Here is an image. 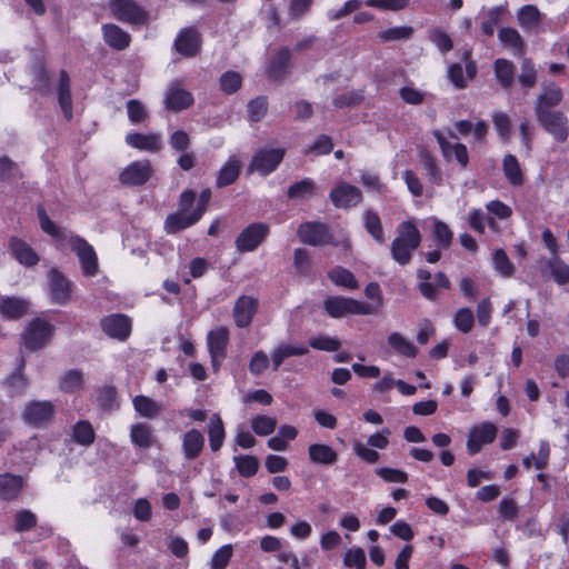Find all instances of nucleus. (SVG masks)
<instances>
[{"label":"nucleus","mask_w":569,"mask_h":569,"mask_svg":"<svg viewBox=\"0 0 569 569\" xmlns=\"http://www.w3.org/2000/svg\"><path fill=\"white\" fill-rule=\"evenodd\" d=\"M522 87L532 88L536 84L537 71L533 63L529 59H523L521 63V72L518 77Z\"/></svg>","instance_id":"58"},{"label":"nucleus","mask_w":569,"mask_h":569,"mask_svg":"<svg viewBox=\"0 0 569 569\" xmlns=\"http://www.w3.org/2000/svg\"><path fill=\"white\" fill-rule=\"evenodd\" d=\"M209 443L212 451H218L222 447L226 432L223 422L219 415H212L209 421Z\"/></svg>","instance_id":"39"},{"label":"nucleus","mask_w":569,"mask_h":569,"mask_svg":"<svg viewBox=\"0 0 569 569\" xmlns=\"http://www.w3.org/2000/svg\"><path fill=\"white\" fill-rule=\"evenodd\" d=\"M240 168L241 166L238 158L231 156L219 171L217 187L222 188L233 183L239 177Z\"/></svg>","instance_id":"34"},{"label":"nucleus","mask_w":569,"mask_h":569,"mask_svg":"<svg viewBox=\"0 0 569 569\" xmlns=\"http://www.w3.org/2000/svg\"><path fill=\"white\" fill-rule=\"evenodd\" d=\"M23 488V478L20 476L3 473L0 475V499L13 500Z\"/></svg>","instance_id":"28"},{"label":"nucleus","mask_w":569,"mask_h":569,"mask_svg":"<svg viewBox=\"0 0 569 569\" xmlns=\"http://www.w3.org/2000/svg\"><path fill=\"white\" fill-rule=\"evenodd\" d=\"M421 233L413 220L402 221L396 230V237L390 244L392 259L401 264H408L412 259L413 251L421 243Z\"/></svg>","instance_id":"1"},{"label":"nucleus","mask_w":569,"mask_h":569,"mask_svg":"<svg viewBox=\"0 0 569 569\" xmlns=\"http://www.w3.org/2000/svg\"><path fill=\"white\" fill-rule=\"evenodd\" d=\"M49 287L51 298L56 303L64 305L70 298V282L58 270L51 269L49 272Z\"/></svg>","instance_id":"22"},{"label":"nucleus","mask_w":569,"mask_h":569,"mask_svg":"<svg viewBox=\"0 0 569 569\" xmlns=\"http://www.w3.org/2000/svg\"><path fill=\"white\" fill-rule=\"evenodd\" d=\"M497 435V428L491 422H482L472 428L468 436L467 448L470 455L480 451L481 447L491 443Z\"/></svg>","instance_id":"13"},{"label":"nucleus","mask_w":569,"mask_h":569,"mask_svg":"<svg viewBox=\"0 0 569 569\" xmlns=\"http://www.w3.org/2000/svg\"><path fill=\"white\" fill-rule=\"evenodd\" d=\"M323 308L331 318H342L349 315L366 316L376 311L371 305L340 296H331L325 299Z\"/></svg>","instance_id":"2"},{"label":"nucleus","mask_w":569,"mask_h":569,"mask_svg":"<svg viewBox=\"0 0 569 569\" xmlns=\"http://www.w3.org/2000/svg\"><path fill=\"white\" fill-rule=\"evenodd\" d=\"M376 473L386 482L405 483L408 480V475L400 469L382 467Z\"/></svg>","instance_id":"62"},{"label":"nucleus","mask_w":569,"mask_h":569,"mask_svg":"<svg viewBox=\"0 0 569 569\" xmlns=\"http://www.w3.org/2000/svg\"><path fill=\"white\" fill-rule=\"evenodd\" d=\"M152 174V168L148 160L133 161L120 173L119 179L126 186H141Z\"/></svg>","instance_id":"11"},{"label":"nucleus","mask_w":569,"mask_h":569,"mask_svg":"<svg viewBox=\"0 0 569 569\" xmlns=\"http://www.w3.org/2000/svg\"><path fill=\"white\" fill-rule=\"evenodd\" d=\"M433 136L446 159H455L462 168L468 166L469 153L465 144L459 142L451 143L441 131H435Z\"/></svg>","instance_id":"15"},{"label":"nucleus","mask_w":569,"mask_h":569,"mask_svg":"<svg viewBox=\"0 0 569 569\" xmlns=\"http://www.w3.org/2000/svg\"><path fill=\"white\" fill-rule=\"evenodd\" d=\"M37 523L36 515L30 510H20L16 515L14 530L18 532L27 531Z\"/></svg>","instance_id":"63"},{"label":"nucleus","mask_w":569,"mask_h":569,"mask_svg":"<svg viewBox=\"0 0 569 569\" xmlns=\"http://www.w3.org/2000/svg\"><path fill=\"white\" fill-rule=\"evenodd\" d=\"M204 447V437L197 430L191 429L182 436V452L187 460H194L198 458Z\"/></svg>","instance_id":"25"},{"label":"nucleus","mask_w":569,"mask_h":569,"mask_svg":"<svg viewBox=\"0 0 569 569\" xmlns=\"http://www.w3.org/2000/svg\"><path fill=\"white\" fill-rule=\"evenodd\" d=\"M515 67L511 61L507 59H498L495 62V73L498 82L506 89H509L513 83Z\"/></svg>","instance_id":"44"},{"label":"nucleus","mask_w":569,"mask_h":569,"mask_svg":"<svg viewBox=\"0 0 569 569\" xmlns=\"http://www.w3.org/2000/svg\"><path fill=\"white\" fill-rule=\"evenodd\" d=\"M126 142L132 148L148 152H158L162 148L161 136L158 133H128L126 136Z\"/></svg>","instance_id":"23"},{"label":"nucleus","mask_w":569,"mask_h":569,"mask_svg":"<svg viewBox=\"0 0 569 569\" xmlns=\"http://www.w3.org/2000/svg\"><path fill=\"white\" fill-rule=\"evenodd\" d=\"M413 33V29L408 26H400L389 28L379 33V38L383 42L397 41V40H407L410 39Z\"/></svg>","instance_id":"53"},{"label":"nucleus","mask_w":569,"mask_h":569,"mask_svg":"<svg viewBox=\"0 0 569 569\" xmlns=\"http://www.w3.org/2000/svg\"><path fill=\"white\" fill-rule=\"evenodd\" d=\"M269 234V226L262 222L251 223L236 239V248L240 252L257 249Z\"/></svg>","instance_id":"5"},{"label":"nucleus","mask_w":569,"mask_h":569,"mask_svg":"<svg viewBox=\"0 0 569 569\" xmlns=\"http://www.w3.org/2000/svg\"><path fill=\"white\" fill-rule=\"evenodd\" d=\"M365 228L367 232L378 242L386 241L381 220L378 213L368 210L363 213Z\"/></svg>","instance_id":"43"},{"label":"nucleus","mask_w":569,"mask_h":569,"mask_svg":"<svg viewBox=\"0 0 569 569\" xmlns=\"http://www.w3.org/2000/svg\"><path fill=\"white\" fill-rule=\"evenodd\" d=\"M69 244L71 250L78 256L84 276L92 277L97 274L98 258L93 247L78 236H71Z\"/></svg>","instance_id":"4"},{"label":"nucleus","mask_w":569,"mask_h":569,"mask_svg":"<svg viewBox=\"0 0 569 569\" xmlns=\"http://www.w3.org/2000/svg\"><path fill=\"white\" fill-rule=\"evenodd\" d=\"M389 346L399 355L413 358L417 356V347L398 332H392L388 337Z\"/></svg>","instance_id":"41"},{"label":"nucleus","mask_w":569,"mask_h":569,"mask_svg":"<svg viewBox=\"0 0 569 569\" xmlns=\"http://www.w3.org/2000/svg\"><path fill=\"white\" fill-rule=\"evenodd\" d=\"M310 347L322 351H337L341 342L339 339L329 336H318L309 341Z\"/></svg>","instance_id":"59"},{"label":"nucleus","mask_w":569,"mask_h":569,"mask_svg":"<svg viewBox=\"0 0 569 569\" xmlns=\"http://www.w3.org/2000/svg\"><path fill=\"white\" fill-rule=\"evenodd\" d=\"M164 103L168 109L180 111L193 103V97L179 83L174 82L168 87Z\"/></svg>","instance_id":"19"},{"label":"nucleus","mask_w":569,"mask_h":569,"mask_svg":"<svg viewBox=\"0 0 569 569\" xmlns=\"http://www.w3.org/2000/svg\"><path fill=\"white\" fill-rule=\"evenodd\" d=\"M498 39L502 47L513 56L521 57L526 51V42L516 28L503 27L499 29Z\"/></svg>","instance_id":"21"},{"label":"nucleus","mask_w":569,"mask_h":569,"mask_svg":"<svg viewBox=\"0 0 569 569\" xmlns=\"http://www.w3.org/2000/svg\"><path fill=\"white\" fill-rule=\"evenodd\" d=\"M101 328L109 337L123 341L131 332V321L124 315H111L101 320Z\"/></svg>","instance_id":"17"},{"label":"nucleus","mask_w":569,"mask_h":569,"mask_svg":"<svg viewBox=\"0 0 569 569\" xmlns=\"http://www.w3.org/2000/svg\"><path fill=\"white\" fill-rule=\"evenodd\" d=\"M242 78L236 71H227L220 77V88L226 93H234L241 87Z\"/></svg>","instance_id":"57"},{"label":"nucleus","mask_w":569,"mask_h":569,"mask_svg":"<svg viewBox=\"0 0 569 569\" xmlns=\"http://www.w3.org/2000/svg\"><path fill=\"white\" fill-rule=\"evenodd\" d=\"M346 567H355L356 569H365L366 555L361 548L349 549L343 558Z\"/></svg>","instance_id":"64"},{"label":"nucleus","mask_w":569,"mask_h":569,"mask_svg":"<svg viewBox=\"0 0 569 569\" xmlns=\"http://www.w3.org/2000/svg\"><path fill=\"white\" fill-rule=\"evenodd\" d=\"M200 219L199 212L186 213L182 211H177L168 216L166 219L164 228L168 233H177L192 224H194Z\"/></svg>","instance_id":"27"},{"label":"nucleus","mask_w":569,"mask_h":569,"mask_svg":"<svg viewBox=\"0 0 569 569\" xmlns=\"http://www.w3.org/2000/svg\"><path fill=\"white\" fill-rule=\"evenodd\" d=\"M289 61L290 51L288 49H281L270 63L269 77L276 80L281 79L287 72Z\"/></svg>","instance_id":"47"},{"label":"nucleus","mask_w":569,"mask_h":569,"mask_svg":"<svg viewBox=\"0 0 569 569\" xmlns=\"http://www.w3.org/2000/svg\"><path fill=\"white\" fill-rule=\"evenodd\" d=\"M561 99V89L556 84H547L538 96L535 108L540 107L541 110H549V108L558 106Z\"/></svg>","instance_id":"37"},{"label":"nucleus","mask_w":569,"mask_h":569,"mask_svg":"<svg viewBox=\"0 0 569 569\" xmlns=\"http://www.w3.org/2000/svg\"><path fill=\"white\" fill-rule=\"evenodd\" d=\"M433 222V237L437 241V246L440 249H448L451 246L453 233L445 222L432 219Z\"/></svg>","instance_id":"48"},{"label":"nucleus","mask_w":569,"mask_h":569,"mask_svg":"<svg viewBox=\"0 0 569 569\" xmlns=\"http://www.w3.org/2000/svg\"><path fill=\"white\" fill-rule=\"evenodd\" d=\"M309 459L319 465H333L337 459V452L327 445L313 443L308 448Z\"/></svg>","instance_id":"33"},{"label":"nucleus","mask_w":569,"mask_h":569,"mask_svg":"<svg viewBox=\"0 0 569 569\" xmlns=\"http://www.w3.org/2000/svg\"><path fill=\"white\" fill-rule=\"evenodd\" d=\"M96 438L94 430L89 421H78L72 428V439L80 446L88 447L93 443Z\"/></svg>","instance_id":"42"},{"label":"nucleus","mask_w":569,"mask_h":569,"mask_svg":"<svg viewBox=\"0 0 569 569\" xmlns=\"http://www.w3.org/2000/svg\"><path fill=\"white\" fill-rule=\"evenodd\" d=\"M229 341V330L226 327H218L209 331L207 336L208 350L213 368H218L226 357Z\"/></svg>","instance_id":"10"},{"label":"nucleus","mask_w":569,"mask_h":569,"mask_svg":"<svg viewBox=\"0 0 569 569\" xmlns=\"http://www.w3.org/2000/svg\"><path fill=\"white\" fill-rule=\"evenodd\" d=\"M58 100L62 112L67 119L72 117V101L70 92V79L68 73L62 70L60 72V80L58 87Z\"/></svg>","instance_id":"32"},{"label":"nucleus","mask_w":569,"mask_h":569,"mask_svg":"<svg viewBox=\"0 0 569 569\" xmlns=\"http://www.w3.org/2000/svg\"><path fill=\"white\" fill-rule=\"evenodd\" d=\"M492 263L495 270L505 278H509L515 273V266L502 249H497L493 252Z\"/></svg>","instance_id":"49"},{"label":"nucleus","mask_w":569,"mask_h":569,"mask_svg":"<svg viewBox=\"0 0 569 569\" xmlns=\"http://www.w3.org/2000/svg\"><path fill=\"white\" fill-rule=\"evenodd\" d=\"M84 383L83 375L79 370H69L60 379V389L73 393L82 389Z\"/></svg>","instance_id":"46"},{"label":"nucleus","mask_w":569,"mask_h":569,"mask_svg":"<svg viewBox=\"0 0 569 569\" xmlns=\"http://www.w3.org/2000/svg\"><path fill=\"white\" fill-rule=\"evenodd\" d=\"M29 302L21 298L7 297L0 300V313L8 319H18L26 315Z\"/></svg>","instance_id":"31"},{"label":"nucleus","mask_w":569,"mask_h":569,"mask_svg":"<svg viewBox=\"0 0 569 569\" xmlns=\"http://www.w3.org/2000/svg\"><path fill=\"white\" fill-rule=\"evenodd\" d=\"M502 170L506 179L515 187L522 186L525 182L523 173L517 158L512 154H507L502 161Z\"/></svg>","instance_id":"36"},{"label":"nucleus","mask_w":569,"mask_h":569,"mask_svg":"<svg viewBox=\"0 0 569 569\" xmlns=\"http://www.w3.org/2000/svg\"><path fill=\"white\" fill-rule=\"evenodd\" d=\"M53 328L49 322L36 319L29 323L23 333V345L34 351L42 348L51 338Z\"/></svg>","instance_id":"7"},{"label":"nucleus","mask_w":569,"mask_h":569,"mask_svg":"<svg viewBox=\"0 0 569 569\" xmlns=\"http://www.w3.org/2000/svg\"><path fill=\"white\" fill-rule=\"evenodd\" d=\"M176 50L184 57H194L200 50L199 33L193 28H186L180 31L176 41Z\"/></svg>","instance_id":"18"},{"label":"nucleus","mask_w":569,"mask_h":569,"mask_svg":"<svg viewBox=\"0 0 569 569\" xmlns=\"http://www.w3.org/2000/svg\"><path fill=\"white\" fill-rule=\"evenodd\" d=\"M453 322L459 331L463 333L469 332L475 323V317L472 311L468 308H461L457 310L453 317Z\"/></svg>","instance_id":"54"},{"label":"nucleus","mask_w":569,"mask_h":569,"mask_svg":"<svg viewBox=\"0 0 569 569\" xmlns=\"http://www.w3.org/2000/svg\"><path fill=\"white\" fill-rule=\"evenodd\" d=\"M362 2L360 0H349L339 9H331L327 12V18L330 21H337L346 16L355 12L361 7Z\"/></svg>","instance_id":"60"},{"label":"nucleus","mask_w":569,"mask_h":569,"mask_svg":"<svg viewBox=\"0 0 569 569\" xmlns=\"http://www.w3.org/2000/svg\"><path fill=\"white\" fill-rule=\"evenodd\" d=\"M103 39L108 46L116 50H124L129 47L131 37L128 32L113 23L102 26Z\"/></svg>","instance_id":"26"},{"label":"nucleus","mask_w":569,"mask_h":569,"mask_svg":"<svg viewBox=\"0 0 569 569\" xmlns=\"http://www.w3.org/2000/svg\"><path fill=\"white\" fill-rule=\"evenodd\" d=\"M110 10L118 20L127 23L143 24L148 21V13L133 0H111Z\"/></svg>","instance_id":"6"},{"label":"nucleus","mask_w":569,"mask_h":569,"mask_svg":"<svg viewBox=\"0 0 569 569\" xmlns=\"http://www.w3.org/2000/svg\"><path fill=\"white\" fill-rule=\"evenodd\" d=\"M508 13V3L500 4L493 8H490L485 13V19L481 23L482 32L491 37L495 32V28L500 23L502 17Z\"/></svg>","instance_id":"35"},{"label":"nucleus","mask_w":569,"mask_h":569,"mask_svg":"<svg viewBox=\"0 0 569 569\" xmlns=\"http://www.w3.org/2000/svg\"><path fill=\"white\" fill-rule=\"evenodd\" d=\"M134 410L143 418L154 419L161 412V406L147 396L133 398Z\"/></svg>","instance_id":"40"},{"label":"nucleus","mask_w":569,"mask_h":569,"mask_svg":"<svg viewBox=\"0 0 569 569\" xmlns=\"http://www.w3.org/2000/svg\"><path fill=\"white\" fill-rule=\"evenodd\" d=\"M330 199L337 208L347 209L358 206L362 196L357 187L342 182L330 192Z\"/></svg>","instance_id":"14"},{"label":"nucleus","mask_w":569,"mask_h":569,"mask_svg":"<svg viewBox=\"0 0 569 569\" xmlns=\"http://www.w3.org/2000/svg\"><path fill=\"white\" fill-rule=\"evenodd\" d=\"M538 122L558 141H565L569 134L568 119L560 111L541 110L535 108Z\"/></svg>","instance_id":"3"},{"label":"nucleus","mask_w":569,"mask_h":569,"mask_svg":"<svg viewBox=\"0 0 569 569\" xmlns=\"http://www.w3.org/2000/svg\"><path fill=\"white\" fill-rule=\"evenodd\" d=\"M298 237L301 242L310 246L338 244L333 241L327 226L320 222L312 221L300 224Z\"/></svg>","instance_id":"8"},{"label":"nucleus","mask_w":569,"mask_h":569,"mask_svg":"<svg viewBox=\"0 0 569 569\" xmlns=\"http://www.w3.org/2000/svg\"><path fill=\"white\" fill-rule=\"evenodd\" d=\"M9 250L11 254L21 263L27 267H32L38 263L39 256L37 252L21 238L11 237L9 239Z\"/></svg>","instance_id":"20"},{"label":"nucleus","mask_w":569,"mask_h":569,"mask_svg":"<svg viewBox=\"0 0 569 569\" xmlns=\"http://www.w3.org/2000/svg\"><path fill=\"white\" fill-rule=\"evenodd\" d=\"M329 279L337 286L345 287L347 289H357L358 281L353 273L342 267H335L328 272Z\"/></svg>","instance_id":"45"},{"label":"nucleus","mask_w":569,"mask_h":569,"mask_svg":"<svg viewBox=\"0 0 569 569\" xmlns=\"http://www.w3.org/2000/svg\"><path fill=\"white\" fill-rule=\"evenodd\" d=\"M130 439L134 446L142 449H148L156 442L152 428L144 422L134 423L130 427Z\"/></svg>","instance_id":"29"},{"label":"nucleus","mask_w":569,"mask_h":569,"mask_svg":"<svg viewBox=\"0 0 569 569\" xmlns=\"http://www.w3.org/2000/svg\"><path fill=\"white\" fill-rule=\"evenodd\" d=\"M277 427V420L269 416H256L251 420V428L258 436H269Z\"/></svg>","instance_id":"51"},{"label":"nucleus","mask_w":569,"mask_h":569,"mask_svg":"<svg viewBox=\"0 0 569 569\" xmlns=\"http://www.w3.org/2000/svg\"><path fill=\"white\" fill-rule=\"evenodd\" d=\"M455 128L459 132V134L462 137H466L472 132L476 141H479V142L486 141V136L488 132V124L483 120L478 121L476 124H472L468 120H460V121L456 122Z\"/></svg>","instance_id":"38"},{"label":"nucleus","mask_w":569,"mask_h":569,"mask_svg":"<svg viewBox=\"0 0 569 569\" xmlns=\"http://www.w3.org/2000/svg\"><path fill=\"white\" fill-rule=\"evenodd\" d=\"M258 309V300L250 296H241L237 299L232 315L237 327H248Z\"/></svg>","instance_id":"16"},{"label":"nucleus","mask_w":569,"mask_h":569,"mask_svg":"<svg viewBox=\"0 0 569 569\" xmlns=\"http://www.w3.org/2000/svg\"><path fill=\"white\" fill-rule=\"evenodd\" d=\"M233 460L242 477H252L259 469V461L253 456H237Z\"/></svg>","instance_id":"52"},{"label":"nucleus","mask_w":569,"mask_h":569,"mask_svg":"<svg viewBox=\"0 0 569 569\" xmlns=\"http://www.w3.org/2000/svg\"><path fill=\"white\" fill-rule=\"evenodd\" d=\"M54 415V406L50 401H32L23 410V420L33 426L49 422Z\"/></svg>","instance_id":"12"},{"label":"nucleus","mask_w":569,"mask_h":569,"mask_svg":"<svg viewBox=\"0 0 569 569\" xmlns=\"http://www.w3.org/2000/svg\"><path fill=\"white\" fill-rule=\"evenodd\" d=\"M268 101L264 97H258L248 103V114L250 120L260 121L267 113Z\"/></svg>","instance_id":"61"},{"label":"nucleus","mask_w":569,"mask_h":569,"mask_svg":"<svg viewBox=\"0 0 569 569\" xmlns=\"http://www.w3.org/2000/svg\"><path fill=\"white\" fill-rule=\"evenodd\" d=\"M429 39L442 53L449 52L453 48L451 38L441 29L430 30Z\"/></svg>","instance_id":"55"},{"label":"nucleus","mask_w":569,"mask_h":569,"mask_svg":"<svg viewBox=\"0 0 569 569\" xmlns=\"http://www.w3.org/2000/svg\"><path fill=\"white\" fill-rule=\"evenodd\" d=\"M283 156V149H260L253 154L249 171H257L262 176H267L277 169Z\"/></svg>","instance_id":"9"},{"label":"nucleus","mask_w":569,"mask_h":569,"mask_svg":"<svg viewBox=\"0 0 569 569\" xmlns=\"http://www.w3.org/2000/svg\"><path fill=\"white\" fill-rule=\"evenodd\" d=\"M309 352L308 347L302 345H284L281 343L277 346L272 353H271V360L273 365V370H278L281 363L289 357L295 356H303Z\"/></svg>","instance_id":"30"},{"label":"nucleus","mask_w":569,"mask_h":569,"mask_svg":"<svg viewBox=\"0 0 569 569\" xmlns=\"http://www.w3.org/2000/svg\"><path fill=\"white\" fill-rule=\"evenodd\" d=\"M316 189L315 182L310 178H306L299 182L293 183L288 189V197L290 199H305L311 197Z\"/></svg>","instance_id":"50"},{"label":"nucleus","mask_w":569,"mask_h":569,"mask_svg":"<svg viewBox=\"0 0 569 569\" xmlns=\"http://www.w3.org/2000/svg\"><path fill=\"white\" fill-rule=\"evenodd\" d=\"M233 553L231 545H224L219 548L212 556L210 568L211 569H224Z\"/></svg>","instance_id":"56"},{"label":"nucleus","mask_w":569,"mask_h":569,"mask_svg":"<svg viewBox=\"0 0 569 569\" xmlns=\"http://www.w3.org/2000/svg\"><path fill=\"white\" fill-rule=\"evenodd\" d=\"M545 14L533 4H525L517 10L518 24L526 31L537 30Z\"/></svg>","instance_id":"24"}]
</instances>
